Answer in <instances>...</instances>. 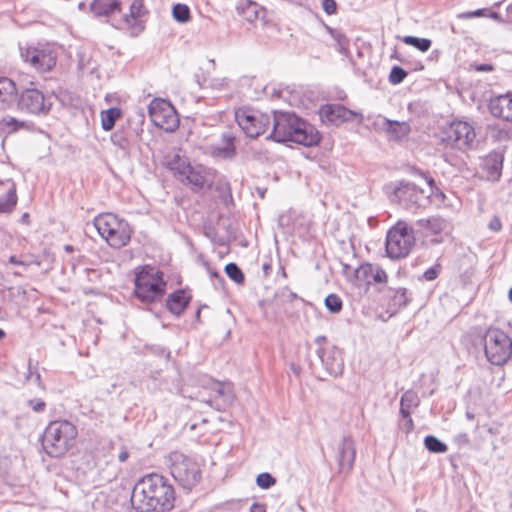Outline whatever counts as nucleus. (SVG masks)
<instances>
[{
    "mask_svg": "<svg viewBox=\"0 0 512 512\" xmlns=\"http://www.w3.org/2000/svg\"><path fill=\"white\" fill-rule=\"evenodd\" d=\"M174 490L165 478L150 474L140 479L131 494L136 512H165L173 508Z\"/></svg>",
    "mask_w": 512,
    "mask_h": 512,
    "instance_id": "obj_1",
    "label": "nucleus"
},
{
    "mask_svg": "<svg viewBox=\"0 0 512 512\" xmlns=\"http://www.w3.org/2000/svg\"><path fill=\"white\" fill-rule=\"evenodd\" d=\"M268 138L276 142L291 141L312 147L320 142L317 129L303 119L289 112H274L272 115V131Z\"/></svg>",
    "mask_w": 512,
    "mask_h": 512,
    "instance_id": "obj_2",
    "label": "nucleus"
},
{
    "mask_svg": "<svg viewBox=\"0 0 512 512\" xmlns=\"http://www.w3.org/2000/svg\"><path fill=\"white\" fill-rule=\"evenodd\" d=\"M77 435V427L72 422L51 421L43 433V449L51 457H61L75 446Z\"/></svg>",
    "mask_w": 512,
    "mask_h": 512,
    "instance_id": "obj_3",
    "label": "nucleus"
},
{
    "mask_svg": "<svg viewBox=\"0 0 512 512\" xmlns=\"http://www.w3.org/2000/svg\"><path fill=\"white\" fill-rule=\"evenodd\" d=\"M166 286L163 272L155 267L146 265L136 272L134 294L144 304L161 301L165 295Z\"/></svg>",
    "mask_w": 512,
    "mask_h": 512,
    "instance_id": "obj_4",
    "label": "nucleus"
},
{
    "mask_svg": "<svg viewBox=\"0 0 512 512\" xmlns=\"http://www.w3.org/2000/svg\"><path fill=\"white\" fill-rule=\"evenodd\" d=\"M391 202L398 203L404 209L417 212L429 204V196L425 191L411 182L401 181L386 186Z\"/></svg>",
    "mask_w": 512,
    "mask_h": 512,
    "instance_id": "obj_5",
    "label": "nucleus"
},
{
    "mask_svg": "<svg viewBox=\"0 0 512 512\" xmlns=\"http://www.w3.org/2000/svg\"><path fill=\"white\" fill-rule=\"evenodd\" d=\"M172 477L184 489L191 490L201 479V470L198 463L191 457L174 451L167 457Z\"/></svg>",
    "mask_w": 512,
    "mask_h": 512,
    "instance_id": "obj_6",
    "label": "nucleus"
},
{
    "mask_svg": "<svg viewBox=\"0 0 512 512\" xmlns=\"http://www.w3.org/2000/svg\"><path fill=\"white\" fill-rule=\"evenodd\" d=\"M484 352L487 360L496 366L512 358V339L499 328H489L484 335Z\"/></svg>",
    "mask_w": 512,
    "mask_h": 512,
    "instance_id": "obj_7",
    "label": "nucleus"
},
{
    "mask_svg": "<svg viewBox=\"0 0 512 512\" xmlns=\"http://www.w3.org/2000/svg\"><path fill=\"white\" fill-rule=\"evenodd\" d=\"M414 244V230L405 221H398L387 233L386 252L391 259L405 258Z\"/></svg>",
    "mask_w": 512,
    "mask_h": 512,
    "instance_id": "obj_8",
    "label": "nucleus"
},
{
    "mask_svg": "<svg viewBox=\"0 0 512 512\" xmlns=\"http://www.w3.org/2000/svg\"><path fill=\"white\" fill-rule=\"evenodd\" d=\"M235 121L247 137L257 138L272 124V116L248 107L235 111Z\"/></svg>",
    "mask_w": 512,
    "mask_h": 512,
    "instance_id": "obj_9",
    "label": "nucleus"
},
{
    "mask_svg": "<svg viewBox=\"0 0 512 512\" xmlns=\"http://www.w3.org/2000/svg\"><path fill=\"white\" fill-rule=\"evenodd\" d=\"M171 169L175 171L182 182L185 180L192 185L193 190H200L210 182V173L208 169L201 165L192 166L184 159L176 156L170 163Z\"/></svg>",
    "mask_w": 512,
    "mask_h": 512,
    "instance_id": "obj_10",
    "label": "nucleus"
},
{
    "mask_svg": "<svg viewBox=\"0 0 512 512\" xmlns=\"http://www.w3.org/2000/svg\"><path fill=\"white\" fill-rule=\"evenodd\" d=\"M148 113L153 124L167 132H173L179 126L176 110L164 99H153L148 106Z\"/></svg>",
    "mask_w": 512,
    "mask_h": 512,
    "instance_id": "obj_11",
    "label": "nucleus"
},
{
    "mask_svg": "<svg viewBox=\"0 0 512 512\" xmlns=\"http://www.w3.org/2000/svg\"><path fill=\"white\" fill-rule=\"evenodd\" d=\"M21 58L39 72L50 71L56 65V53L49 46H20Z\"/></svg>",
    "mask_w": 512,
    "mask_h": 512,
    "instance_id": "obj_12",
    "label": "nucleus"
},
{
    "mask_svg": "<svg viewBox=\"0 0 512 512\" xmlns=\"http://www.w3.org/2000/svg\"><path fill=\"white\" fill-rule=\"evenodd\" d=\"M475 136L474 128L467 122H453L443 142L446 146L465 152L471 148Z\"/></svg>",
    "mask_w": 512,
    "mask_h": 512,
    "instance_id": "obj_13",
    "label": "nucleus"
},
{
    "mask_svg": "<svg viewBox=\"0 0 512 512\" xmlns=\"http://www.w3.org/2000/svg\"><path fill=\"white\" fill-rule=\"evenodd\" d=\"M18 108L21 111L30 114H47L50 111L52 103L42 91L35 88L24 89L17 101Z\"/></svg>",
    "mask_w": 512,
    "mask_h": 512,
    "instance_id": "obj_14",
    "label": "nucleus"
},
{
    "mask_svg": "<svg viewBox=\"0 0 512 512\" xmlns=\"http://www.w3.org/2000/svg\"><path fill=\"white\" fill-rule=\"evenodd\" d=\"M209 390V398L204 401L219 411L231 406L235 400L232 385L228 382L213 381Z\"/></svg>",
    "mask_w": 512,
    "mask_h": 512,
    "instance_id": "obj_15",
    "label": "nucleus"
},
{
    "mask_svg": "<svg viewBox=\"0 0 512 512\" xmlns=\"http://www.w3.org/2000/svg\"><path fill=\"white\" fill-rule=\"evenodd\" d=\"M320 117L323 122L336 126L344 122L352 121L355 117H359V122L363 119L361 114L340 104H328L322 106L320 109Z\"/></svg>",
    "mask_w": 512,
    "mask_h": 512,
    "instance_id": "obj_16",
    "label": "nucleus"
},
{
    "mask_svg": "<svg viewBox=\"0 0 512 512\" xmlns=\"http://www.w3.org/2000/svg\"><path fill=\"white\" fill-rule=\"evenodd\" d=\"M356 449L351 437H343L337 449V462L340 473H349L354 465Z\"/></svg>",
    "mask_w": 512,
    "mask_h": 512,
    "instance_id": "obj_17",
    "label": "nucleus"
},
{
    "mask_svg": "<svg viewBox=\"0 0 512 512\" xmlns=\"http://www.w3.org/2000/svg\"><path fill=\"white\" fill-rule=\"evenodd\" d=\"M355 278L360 284H381L387 281V274L379 265L366 263L356 269Z\"/></svg>",
    "mask_w": 512,
    "mask_h": 512,
    "instance_id": "obj_18",
    "label": "nucleus"
},
{
    "mask_svg": "<svg viewBox=\"0 0 512 512\" xmlns=\"http://www.w3.org/2000/svg\"><path fill=\"white\" fill-rule=\"evenodd\" d=\"M317 355L331 376L337 377L342 374L344 364L337 349L334 347L330 349L319 348L317 349Z\"/></svg>",
    "mask_w": 512,
    "mask_h": 512,
    "instance_id": "obj_19",
    "label": "nucleus"
},
{
    "mask_svg": "<svg viewBox=\"0 0 512 512\" xmlns=\"http://www.w3.org/2000/svg\"><path fill=\"white\" fill-rule=\"evenodd\" d=\"M489 110L493 116L512 122V93L492 98L489 102Z\"/></svg>",
    "mask_w": 512,
    "mask_h": 512,
    "instance_id": "obj_20",
    "label": "nucleus"
},
{
    "mask_svg": "<svg viewBox=\"0 0 512 512\" xmlns=\"http://www.w3.org/2000/svg\"><path fill=\"white\" fill-rule=\"evenodd\" d=\"M132 230L128 222L120 220L111 233L105 237L107 243L113 248H121L127 245L131 239Z\"/></svg>",
    "mask_w": 512,
    "mask_h": 512,
    "instance_id": "obj_21",
    "label": "nucleus"
},
{
    "mask_svg": "<svg viewBox=\"0 0 512 512\" xmlns=\"http://www.w3.org/2000/svg\"><path fill=\"white\" fill-rule=\"evenodd\" d=\"M379 126L387 134L389 139L395 141L407 137L411 130L408 122L393 121L387 118H382Z\"/></svg>",
    "mask_w": 512,
    "mask_h": 512,
    "instance_id": "obj_22",
    "label": "nucleus"
},
{
    "mask_svg": "<svg viewBox=\"0 0 512 512\" xmlns=\"http://www.w3.org/2000/svg\"><path fill=\"white\" fill-rule=\"evenodd\" d=\"M33 123L19 120L13 116L5 115L0 119V136H8L21 130L30 131Z\"/></svg>",
    "mask_w": 512,
    "mask_h": 512,
    "instance_id": "obj_23",
    "label": "nucleus"
},
{
    "mask_svg": "<svg viewBox=\"0 0 512 512\" xmlns=\"http://www.w3.org/2000/svg\"><path fill=\"white\" fill-rule=\"evenodd\" d=\"M120 0H93L90 4V10L96 17H109L116 12H120Z\"/></svg>",
    "mask_w": 512,
    "mask_h": 512,
    "instance_id": "obj_24",
    "label": "nucleus"
},
{
    "mask_svg": "<svg viewBox=\"0 0 512 512\" xmlns=\"http://www.w3.org/2000/svg\"><path fill=\"white\" fill-rule=\"evenodd\" d=\"M15 83L6 77L0 78V109L5 110L15 101L16 97Z\"/></svg>",
    "mask_w": 512,
    "mask_h": 512,
    "instance_id": "obj_25",
    "label": "nucleus"
},
{
    "mask_svg": "<svg viewBox=\"0 0 512 512\" xmlns=\"http://www.w3.org/2000/svg\"><path fill=\"white\" fill-rule=\"evenodd\" d=\"M189 301L190 297L186 295L185 291L177 290L167 297L166 307L172 314L179 316L185 310Z\"/></svg>",
    "mask_w": 512,
    "mask_h": 512,
    "instance_id": "obj_26",
    "label": "nucleus"
},
{
    "mask_svg": "<svg viewBox=\"0 0 512 512\" xmlns=\"http://www.w3.org/2000/svg\"><path fill=\"white\" fill-rule=\"evenodd\" d=\"M119 221L120 219L116 215L112 213H105L95 217L93 224L99 235L105 239L107 234L111 233L113 228L118 225Z\"/></svg>",
    "mask_w": 512,
    "mask_h": 512,
    "instance_id": "obj_27",
    "label": "nucleus"
},
{
    "mask_svg": "<svg viewBox=\"0 0 512 512\" xmlns=\"http://www.w3.org/2000/svg\"><path fill=\"white\" fill-rule=\"evenodd\" d=\"M223 145L220 147H216L214 150L215 155L220 156L225 159H231L236 154V148L234 145L235 136L231 131H226L222 133L221 136Z\"/></svg>",
    "mask_w": 512,
    "mask_h": 512,
    "instance_id": "obj_28",
    "label": "nucleus"
},
{
    "mask_svg": "<svg viewBox=\"0 0 512 512\" xmlns=\"http://www.w3.org/2000/svg\"><path fill=\"white\" fill-rule=\"evenodd\" d=\"M416 225L425 229L426 233L440 234L447 226L446 221L439 216H432L427 219H419Z\"/></svg>",
    "mask_w": 512,
    "mask_h": 512,
    "instance_id": "obj_29",
    "label": "nucleus"
},
{
    "mask_svg": "<svg viewBox=\"0 0 512 512\" xmlns=\"http://www.w3.org/2000/svg\"><path fill=\"white\" fill-rule=\"evenodd\" d=\"M420 404V398L418 394L413 390H407L403 393L400 400V414L401 416H407L417 408Z\"/></svg>",
    "mask_w": 512,
    "mask_h": 512,
    "instance_id": "obj_30",
    "label": "nucleus"
},
{
    "mask_svg": "<svg viewBox=\"0 0 512 512\" xmlns=\"http://www.w3.org/2000/svg\"><path fill=\"white\" fill-rule=\"evenodd\" d=\"M324 27L336 42L338 52L348 57L350 55V40L347 38V36L341 31L334 29L326 24H324Z\"/></svg>",
    "mask_w": 512,
    "mask_h": 512,
    "instance_id": "obj_31",
    "label": "nucleus"
},
{
    "mask_svg": "<svg viewBox=\"0 0 512 512\" xmlns=\"http://www.w3.org/2000/svg\"><path fill=\"white\" fill-rule=\"evenodd\" d=\"M236 9L239 14L245 15L247 20L252 22L258 18L261 7L252 0H239Z\"/></svg>",
    "mask_w": 512,
    "mask_h": 512,
    "instance_id": "obj_32",
    "label": "nucleus"
},
{
    "mask_svg": "<svg viewBox=\"0 0 512 512\" xmlns=\"http://www.w3.org/2000/svg\"><path fill=\"white\" fill-rule=\"evenodd\" d=\"M485 169L488 179L493 181L498 180L502 171V158L498 155L490 156L485 161Z\"/></svg>",
    "mask_w": 512,
    "mask_h": 512,
    "instance_id": "obj_33",
    "label": "nucleus"
},
{
    "mask_svg": "<svg viewBox=\"0 0 512 512\" xmlns=\"http://www.w3.org/2000/svg\"><path fill=\"white\" fill-rule=\"evenodd\" d=\"M17 204V194L15 186L12 187L2 196H0V213H10Z\"/></svg>",
    "mask_w": 512,
    "mask_h": 512,
    "instance_id": "obj_34",
    "label": "nucleus"
},
{
    "mask_svg": "<svg viewBox=\"0 0 512 512\" xmlns=\"http://www.w3.org/2000/svg\"><path fill=\"white\" fill-rule=\"evenodd\" d=\"M120 117V110L117 108H110L102 111L101 113V125L105 131L111 130L116 120Z\"/></svg>",
    "mask_w": 512,
    "mask_h": 512,
    "instance_id": "obj_35",
    "label": "nucleus"
},
{
    "mask_svg": "<svg viewBox=\"0 0 512 512\" xmlns=\"http://www.w3.org/2000/svg\"><path fill=\"white\" fill-rule=\"evenodd\" d=\"M402 41L410 46L415 47L421 52H426L430 49L432 42L427 38H419L415 36H405Z\"/></svg>",
    "mask_w": 512,
    "mask_h": 512,
    "instance_id": "obj_36",
    "label": "nucleus"
},
{
    "mask_svg": "<svg viewBox=\"0 0 512 512\" xmlns=\"http://www.w3.org/2000/svg\"><path fill=\"white\" fill-rule=\"evenodd\" d=\"M173 18L179 23H187L191 18L190 9L186 4H175L172 9Z\"/></svg>",
    "mask_w": 512,
    "mask_h": 512,
    "instance_id": "obj_37",
    "label": "nucleus"
},
{
    "mask_svg": "<svg viewBox=\"0 0 512 512\" xmlns=\"http://www.w3.org/2000/svg\"><path fill=\"white\" fill-rule=\"evenodd\" d=\"M425 447L433 453H444L447 451V445L433 435H428L424 439Z\"/></svg>",
    "mask_w": 512,
    "mask_h": 512,
    "instance_id": "obj_38",
    "label": "nucleus"
},
{
    "mask_svg": "<svg viewBox=\"0 0 512 512\" xmlns=\"http://www.w3.org/2000/svg\"><path fill=\"white\" fill-rule=\"evenodd\" d=\"M225 273L227 276L237 284H243L245 277L242 270L237 264L231 262L225 266Z\"/></svg>",
    "mask_w": 512,
    "mask_h": 512,
    "instance_id": "obj_39",
    "label": "nucleus"
},
{
    "mask_svg": "<svg viewBox=\"0 0 512 512\" xmlns=\"http://www.w3.org/2000/svg\"><path fill=\"white\" fill-rule=\"evenodd\" d=\"M342 300L336 294H329L325 298V306L331 313H339L342 310Z\"/></svg>",
    "mask_w": 512,
    "mask_h": 512,
    "instance_id": "obj_40",
    "label": "nucleus"
},
{
    "mask_svg": "<svg viewBox=\"0 0 512 512\" xmlns=\"http://www.w3.org/2000/svg\"><path fill=\"white\" fill-rule=\"evenodd\" d=\"M392 301L395 306L405 307L410 302V296L408 294L407 289L399 288L395 291V294L392 298Z\"/></svg>",
    "mask_w": 512,
    "mask_h": 512,
    "instance_id": "obj_41",
    "label": "nucleus"
},
{
    "mask_svg": "<svg viewBox=\"0 0 512 512\" xmlns=\"http://www.w3.org/2000/svg\"><path fill=\"white\" fill-rule=\"evenodd\" d=\"M256 484L262 489H269L276 484V479L270 473H261L256 477Z\"/></svg>",
    "mask_w": 512,
    "mask_h": 512,
    "instance_id": "obj_42",
    "label": "nucleus"
},
{
    "mask_svg": "<svg viewBox=\"0 0 512 512\" xmlns=\"http://www.w3.org/2000/svg\"><path fill=\"white\" fill-rule=\"evenodd\" d=\"M25 378H26V381H33L39 387H42L41 375L37 369V364L33 365V362L31 359L28 362V372H27V375Z\"/></svg>",
    "mask_w": 512,
    "mask_h": 512,
    "instance_id": "obj_43",
    "label": "nucleus"
},
{
    "mask_svg": "<svg viewBox=\"0 0 512 512\" xmlns=\"http://www.w3.org/2000/svg\"><path fill=\"white\" fill-rule=\"evenodd\" d=\"M407 72L401 68L400 66H394L389 74V81L390 83L397 85L403 82V80L406 78Z\"/></svg>",
    "mask_w": 512,
    "mask_h": 512,
    "instance_id": "obj_44",
    "label": "nucleus"
},
{
    "mask_svg": "<svg viewBox=\"0 0 512 512\" xmlns=\"http://www.w3.org/2000/svg\"><path fill=\"white\" fill-rule=\"evenodd\" d=\"M123 21L127 25V27L132 30V34L137 35L144 29V25L140 18L138 17H135V20L133 21L129 19V15L125 14L123 15Z\"/></svg>",
    "mask_w": 512,
    "mask_h": 512,
    "instance_id": "obj_45",
    "label": "nucleus"
},
{
    "mask_svg": "<svg viewBox=\"0 0 512 512\" xmlns=\"http://www.w3.org/2000/svg\"><path fill=\"white\" fill-rule=\"evenodd\" d=\"M111 142L121 149H125L128 146L127 138L119 131H116L111 135Z\"/></svg>",
    "mask_w": 512,
    "mask_h": 512,
    "instance_id": "obj_46",
    "label": "nucleus"
},
{
    "mask_svg": "<svg viewBox=\"0 0 512 512\" xmlns=\"http://www.w3.org/2000/svg\"><path fill=\"white\" fill-rule=\"evenodd\" d=\"M142 13H143V5H142V3L140 1H134L130 5V13L128 14L129 15V19L134 21L135 17L140 18L142 16Z\"/></svg>",
    "mask_w": 512,
    "mask_h": 512,
    "instance_id": "obj_47",
    "label": "nucleus"
},
{
    "mask_svg": "<svg viewBox=\"0 0 512 512\" xmlns=\"http://www.w3.org/2000/svg\"><path fill=\"white\" fill-rule=\"evenodd\" d=\"M399 428L405 433H410L414 429V423L411 418V414L407 416H402V421L399 423Z\"/></svg>",
    "mask_w": 512,
    "mask_h": 512,
    "instance_id": "obj_48",
    "label": "nucleus"
},
{
    "mask_svg": "<svg viewBox=\"0 0 512 512\" xmlns=\"http://www.w3.org/2000/svg\"><path fill=\"white\" fill-rule=\"evenodd\" d=\"M440 270H441V266L439 264H436L430 268H428L424 273H423V278L426 280V281H433L437 278V276L439 275L440 273Z\"/></svg>",
    "mask_w": 512,
    "mask_h": 512,
    "instance_id": "obj_49",
    "label": "nucleus"
},
{
    "mask_svg": "<svg viewBox=\"0 0 512 512\" xmlns=\"http://www.w3.org/2000/svg\"><path fill=\"white\" fill-rule=\"evenodd\" d=\"M486 9H477L475 11L462 12L457 15L459 19H471L475 17H483L486 16Z\"/></svg>",
    "mask_w": 512,
    "mask_h": 512,
    "instance_id": "obj_50",
    "label": "nucleus"
},
{
    "mask_svg": "<svg viewBox=\"0 0 512 512\" xmlns=\"http://www.w3.org/2000/svg\"><path fill=\"white\" fill-rule=\"evenodd\" d=\"M322 8L328 15H333L337 11V3L335 0H322Z\"/></svg>",
    "mask_w": 512,
    "mask_h": 512,
    "instance_id": "obj_51",
    "label": "nucleus"
},
{
    "mask_svg": "<svg viewBox=\"0 0 512 512\" xmlns=\"http://www.w3.org/2000/svg\"><path fill=\"white\" fill-rule=\"evenodd\" d=\"M454 443L459 447L462 448L464 446L469 445L470 439L467 433L461 432L454 436Z\"/></svg>",
    "mask_w": 512,
    "mask_h": 512,
    "instance_id": "obj_52",
    "label": "nucleus"
},
{
    "mask_svg": "<svg viewBox=\"0 0 512 512\" xmlns=\"http://www.w3.org/2000/svg\"><path fill=\"white\" fill-rule=\"evenodd\" d=\"M29 407L35 412H42L45 409V402L41 399H31L28 401Z\"/></svg>",
    "mask_w": 512,
    "mask_h": 512,
    "instance_id": "obj_53",
    "label": "nucleus"
},
{
    "mask_svg": "<svg viewBox=\"0 0 512 512\" xmlns=\"http://www.w3.org/2000/svg\"><path fill=\"white\" fill-rule=\"evenodd\" d=\"M501 227H502L501 220L497 216H494L489 222V228L492 231L498 232V231H500Z\"/></svg>",
    "mask_w": 512,
    "mask_h": 512,
    "instance_id": "obj_54",
    "label": "nucleus"
},
{
    "mask_svg": "<svg viewBox=\"0 0 512 512\" xmlns=\"http://www.w3.org/2000/svg\"><path fill=\"white\" fill-rule=\"evenodd\" d=\"M474 69L478 72H491L494 67L491 64H477L474 65Z\"/></svg>",
    "mask_w": 512,
    "mask_h": 512,
    "instance_id": "obj_55",
    "label": "nucleus"
},
{
    "mask_svg": "<svg viewBox=\"0 0 512 512\" xmlns=\"http://www.w3.org/2000/svg\"><path fill=\"white\" fill-rule=\"evenodd\" d=\"M129 458V452L126 448H122V450L120 451V453L118 454V460L119 462L121 463H124L127 461V459Z\"/></svg>",
    "mask_w": 512,
    "mask_h": 512,
    "instance_id": "obj_56",
    "label": "nucleus"
},
{
    "mask_svg": "<svg viewBox=\"0 0 512 512\" xmlns=\"http://www.w3.org/2000/svg\"><path fill=\"white\" fill-rule=\"evenodd\" d=\"M250 512H266V509L263 504L253 503L250 507Z\"/></svg>",
    "mask_w": 512,
    "mask_h": 512,
    "instance_id": "obj_57",
    "label": "nucleus"
},
{
    "mask_svg": "<svg viewBox=\"0 0 512 512\" xmlns=\"http://www.w3.org/2000/svg\"><path fill=\"white\" fill-rule=\"evenodd\" d=\"M153 352L160 355H165L167 358L170 356V352L166 351V349L162 347H156V349Z\"/></svg>",
    "mask_w": 512,
    "mask_h": 512,
    "instance_id": "obj_58",
    "label": "nucleus"
},
{
    "mask_svg": "<svg viewBox=\"0 0 512 512\" xmlns=\"http://www.w3.org/2000/svg\"><path fill=\"white\" fill-rule=\"evenodd\" d=\"M9 262L12 263V264H15V265H22L23 262L18 260L16 256H11L9 258Z\"/></svg>",
    "mask_w": 512,
    "mask_h": 512,
    "instance_id": "obj_59",
    "label": "nucleus"
},
{
    "mask_svg": "<svg viewBox=\"0 0 512 512\" xmlns=\"http://www.w3.org/2000/svg\"><path fill=\"white\" fill-rule=\"evenodd\" d=\"M427 183L429 184V186L431 187V189L433 188V186L435 185V181L433 178L431 177H427Z\"/></svg>",
    "mask_w": 512,
    "mask_h": 512,
    "instance_id": "obj_60",
    "label": "nucleus"
},
{
    "mask_svg": "<svg viewBox=\"0 0 512 512\" xmlns=\"http://www.w3.org/2000/svg\"><path fill=\"white\" fill-rule=\"evenodd\" d=\"M208 272L212 277H219V273L217 271L211 270L210 267H208Z\"/></svg>",
    "mask_w": 512,
    "mask_h": 512,
    "instance_id": "obj_61",
    "label": "nucleus"
},
{
    "mask_svg": "<svg viewBox=\"0 0 512 512\" xmlns=\"http://www.w3.org/2000/svg\"><path fill=\"white\" fill-rule=\"evenodd\" d=\"M64 249H65V251H67V252H72V251H74V247H73V246H71V245H65Z\"/></svg>",
    "mask_w": 512,
    "mask_h": 512,
    "instance_id": "obj_62",
    "label": "nucleus"
},
{
    "mask_svg": "<svg viewBox=\"0 0 512 512\" xmlns=\"http://www.w3.org/2000/svg\"><path fill=\"white\" fill-rule=\"evenodd\" d=\"M489 17H491V18H493V19H499V15H498V13H496V12H491V13L489 14Z\"/></svg>",
    "mask_w": 512,
    "mask_h": 512,
    "instance_id": "obj_63",
    "label": "nucleus"
},
{
    "mask_svg": "<svg viewBox=\"0 0 512 512\" xmlns=\"http://www.w3.org/2000/svg\"><path fill=\"white\" fill-rule=\"evenodd\" d=\"M507 13L512 16V3L507 7Z\"/></svg>",
    "mask_w": 512,
    "mask_h": 512,
    "instance_id": "obj_64",
    "label": "nucleus"
}]
</instances>
